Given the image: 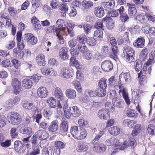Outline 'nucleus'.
I'll return each instance as SVG.
<instances>
[{"label":"nucleus","mask_w":155,"mask_h":155,"mask_svg":"<svg viewBox=\"0 0 155 155\" xmlns=\"http://www.w3.org/2000/svg\"><path fill=\"white\" fill-rule=\"evenodd\" d=\"M123 51L122 55L127 62L131 63L134 61L135 51L132 47L126 46L123 48Z\"/></svg>","instance_id":"1"},{"label":"nucleus","mask_w":155,"mask_h":155,"mask_svg":"<svg viewBox=\"0 0 155 155\" xmlns=\"http://www.w3.org/2000/svg\"><path fill=\"white\" fill-rule=\"evenodd\" d=\"M8 122L14 125H18L21 123L22 118L21 115L17 112H11L8 116Z\"/></svg>","instance_id":"2"},{"label":"nucleus","mask_w":155,"mask_h":155,"mask_svg":"<svg viewBox=\"0 0 155 155\" xmlns=\"http://www.w3.org/2000/svg\"><path fill=\"white\" fill-rule=\"evenodd\" d=\"M114 90H115L116 92L119 90L118 93L120 96V93H122V95L126 104L128 105H129L130 104V101L129 98L128 94L126 88L122 86V84H120L119 85L114 86Z\"/></svg>","instance_id":"3"},{"label":"nucleus","mask_w":155,"mask_h":155,"mask_svg":"<svg viewBox=\"0 0 155 155\" xmlns=\"http://www.w3.org/2000/svg\"><path fill=\"white\" fill-rule=\"evenodd\" d=\"M59 74L61 77L65 79L70 78L73 75V73L70 72L68 68L65 67L61 68Z\"/></svg>","instance_id":"4"},{"label":"nucleus","mask_w":155,"mask_h":155,"mask_svg":"<svg viewBox=\"0 0 155 155\" xmlns=\"http://www.w3.org/2000/svg\"><path fill=\"white\" fill-rule=\"evenodd\" d=\"M54 97L57 99L60 100L62 102L66 103V100L63 91L59 87H56L54 92Z\"/></svg>","instance_id":"5"},{"label":"nucleus","mask_w":155,"mask_h":155,"mask_svg":"<svg viewBox=\"0 0 155 155\" xmlns=\"http://www.w3.org/2000/svg\"><path fill=\"white\" fill-rule=\"evenodd\" d=\"M40 71L42 74L45 75L55 76L57 74L56 71L54 69L47 66L42 67L40 69Z\"/></svg>","instance_id":"6"},{"label":"nucleus","mask_w":155,"mask_h":155,"mask_svg":"<svg viewBox=\"0 0 155 155\" xmlns=\"http://www.w3.org/2000/svg\"><path fill=\"white\" fill-rule=\"evenodd\" d=\"M49 94L48 90L45 87L41 86L37 89V94L38 96L41 98L47 97Z\"/></svg>","instance_id":"7"},{"label":"nucleus","mask_w":155,"mask_h":155,"mask_svg":"<svg viewBox=\"0 0 155 155\" xmlns=\"http://www.w3.org/2000/svg\"><path fill=\"white\" fill-rule=\"evenodd\" d=\"M14 149L18 153H23L25 150V147L24 144L19 140L15 141L14 142Z\"/></svg>","instance_id":"8"},{"label":"nucleus","mask_w":155,"mask_h":155,"mask_svg":"<svg viewBox=\"0 0 155 155\" xmlns=\"http://www.w3.org/2000/svg\"><path fill=\"white\" fill-rule=\"evenodd\" d=\"M137 145V143L135 139L133 137H130L128 140V142L125 141H124L120 148L124 150L128 147L129 146L134 148Z\"/></svg>","instance_id":"9"},{"label":"nucleus","mask_w":155,"mask_h":155,"mask_svg":"<svg viewBox=\"0 0 155 155\" xmlns=\"http://www.w3.org/2000/svg\"><path fill=\"white\" fill-rule=\"evenodd\" d=\"M24 39L27 40L29 44L34 45L36 44L38 41L37 38L35 37L33 34L29 33L25 35Z\"/></svg>","instance_id":"10"},{"label":"nucleus","mask_w":155,"mask_h":155,"mask_svg":"<svg viewBox=\"0 0 155 155\" xmlns=\"http://www.w3.org/2000/svg\"><path fill=\"white\" fill-rule=\"evenodd\" d=\"M145 42V39L144 37L140 36L134 41L133 45L136 48H142L144 46Z\"/></svg>","instance_id":"11"},{"label":"nucleus","mask_w":155,"mask_h":155,"mask_svg":"<svg viewBox=\"0 0 155 155\" xmlns=\"http://www.w3.org/2000/svg\"><path fill=\"white\" fill-rule=\"evenodd\" d=\"M101 67L103 71L108 72L112 70L113 65L111 61H105L102 63Z\"/></svg>","instance_id":"12"},{"label":"nucleus","mask_w":155,"mask_h":155,"mask_svg":"<svg viewBox=\"0 0 155 155\" xmlns=\"http://www.w3.org/2000/svg\"><path fill=\"white\" fill-rule=\"evenodd\" d=\"M89 149L87 145L84 142H80L78 143L76 150L78 152L84 153L87 151Z\"/></svg>","instance_id":"13"},{"label":"nucleus","mask_w":155,"mask_h":155,"mask_svg":"<svg viewBox=\"0 0 155 155\" xmlns=\"http://www.w3.org/2000/svg\"><path fill=\"white\" fill-rule=\"evenodd\" d=\"M98 117L101 119L107 120L110 117L109 111L105 109H102L98 112L97 113Z\"/></svg>","instance_id":"14"},{"label":"nucleus","mask_w":155,"mask_h":155,"mask_svg":"<svg viewBox=\"0 0 155 155\" xmlns=\"http://www.w3.org/2000/svg\"><path fill=\"white\" fill-rule=\"evenodd\" d=\"M58 28L55 27L54 29V32H64L66 28L64 26V22L63 20L58 19L56 22Z\"/></svg>","instance_id":"15"},{"label":"nucleus","mask_w":155,"mask_h":155,"mask_svg":"<svg viewBox=\"0 0 155 155\" xmlns=\"http://www.w3.org/2000/svg\"><path fill=\"white\" fill-rule=\"evenodd\" d=\"M45 58V55L43 54H39L36 57V62L38 65L41 66H45L47 64Z\"/></svg>","instance_id":"16"},{"label":"nucleus","mask_w":155,"mask_h":155,"mask_svg":"<svg viewBox=\"0 0 155 155\" xmlns=\"http://www.w3.org/2000/svg\"><path fill=\"white\" fill-rule=\"evenodd\" d=\"M124 6H121L120 8L118 9L119 13L120 16V18L121 21L123 22H125L129 18V17L128 15L126 13H124Z\"/></svg>","instance_id":"17"},{"label":"nucleus","mask_w":155,"mask_h":155,"mask_svg":"<svg viewBox=\"0 0 155 155\" xmlns=\"http://www.w3.org/2000/svg\"><path fill=\"white\" fill-rule=\"evenodd\" d=\"M22 107L26 110H35L36 107L35 104L32 103H30L27 100H24L21 102Z\"/></svg>","instance_id":"18"},{"label":"nucleus","mask_w":155,"mask_h":155,"mask_svg":"<svg viewBox=\"0 0 155 155\" xmlns=\"http://www.w3.org/2000/svg\"><path fill=\"white\" fill-rule=\"evenodd\" d=\"M103 21H106V26L108 29L111 30L114 27V22L111 17L106 16L103 18Z\"/></svg>","instance_id":"19"},{"label":"nucleus","mask_w":155,"mask_h":155,"mask_svg":"<svg viewBox=\"0 0 155 155\" xmlns=\"http://www.w3.org/2000/svg\"><path fill=\"white\" fill-rule=\"evenodd\" d=\"M127 5L129 7L128 9V14L130 18L134 16L137 13V10L135 7V4L128 3Z\"/></svg>","instance_id":"20"},{"label":"nucleus","mask_w":155,"mask_h":155,"mask_svg":"<svg viewBox=\"0 0 155 155\" xmlns=\"http://www.w3.org/2000/svg\"><path fill=\"white\" fill-rule=\"evenodd\" d=\"M103 6L105 11H110L112 10L115 5L114 0H111L103 3Z\"/></svg>","instance_id":"21"},{"label":"nucleus","mask_w":155,"mask_h":155,"mask_svg":"<svg viewBox=\"0 0 155 155\" xmlns=\"http://www.w3.org/2000/svg\"><path fill=\"white\" fill-rule=\"evenodd\" d=\"M95 151L98 152H104L106 150V146L103 143H96L93 147Z\"/></svg>","instance_id":"22"},{"label":"nucleus","mask_w":155,"mask_h":155,"mask_svg":"<svg viewBox=\"0 0 155 155\" xmlns=\"http://www.w3.org/2000/svg\"><path fill=\"white\" fill-rule=\"evenodd\" d=\"M37 137L41 140H46L49 137V134L46 131L41 130L38 131L35 133Z\"/></svg>","instance_id":"23"},{"label":"nucleus","mask_w":155,"mask_h":155,"mask_svg":"<svg viewBox=\"0 0 155 155\" xmlns=\"http://www.w3.org/2000/svg\"><path fill=\"white\" fill-rule=\"evenodd\" d=\"M153 61V59L149 58L147 62L143 64V70L145 71H147L148 70V72L149 74H151L152 67L151 66H149L152 64Z\"/></svg>","instance_id":"24"},{"label":"nucleus","mask_w":155,"mask_h":155,"mask_svg":"<svg viewBox=\"0 0 155 155\" xmlns=\"http://www.w3.org/2000/svg\"><path fill=\"white\" fill-rule=\"evenodd\" d=\"M59 56L64 60L68 58L69 56L68 54V50L66 48L63 47L61 48L59 51Z\"/></svg>","instance_id":"25"},{"label":"nucleus","mask_w":155,"mask_h":155,"mask_svg":"<svg viewBox=\"0 0 155 155\" xmlns=\"http://www.w3.org/2000/svg\"><path fill=\"white\" fill-rule=\"evenodd\" d=\"M33 82L29 79L25 78L24 79L22 82V87L25 89H29L33 86Z\"/></svg>","instance_id":"26"},{"label":"nucleus","mask_w":155,"mask_h":155,"mask_svg":"<svg viewBox=\"0 0 155 155\" xmlns=\"http://www.w3.org/2000/svg\"><path fill=\"white\" fill-rule=\"evenodd\" d=\"M66 95L70 99H74L76 97V91L72 88H68L65 92Z\"/></svg>","instance_id":"27"},{"label":"nucleus","mask_w":155,"mask_h":155,"mask_svg":"<svg viewBox=\"0 0 155 155\" xmlns=\"http://www.w3.org/2000/svg\"><path fill=\"white\" fill-rule=\"evenodd\" d=\"M68 123L65 120L62 121L60 125V132L61 133H66L68 130Z\"/></svg>","instance_id":"28"},{"label":"nucleus","mask_w":155,"mask_h":155,"mask_svg":"<svg viewBox=\"0 0 155 155\" xmlns=\"http://www.w3.org/2000/svg\"><path fill=\"white\" fill-rule=\"evenodd\" d=\"M94 13L97 17L101 18L104 15V8L100 6L96 7L94 10Z\"/></svg>","instance_id":"29"},{"label":"nucleus","mask_w":155,"mask_h":155,"mask_svg":"<svg viewBox=\"0 0 155 155\" xmlns=\"http://www.w3.org/2000/svg\"><path fill=\"white\" fill-rule=\"evenodd\" d=\"M19 45L17 44V48H15L13 50L14 54L15 56L18 58H21L23 57L24 56L23 53L21 51L24 48L25 45L23 48L21 49L19 48Z\"/></svg>","instance_id":"30"},{"label":"nucleus","mask_w":155,"mask_h":155,"mask_svg":"<svg viewBox=\"0 0 155 155\" xmlns=\"http://www.w3.org/2000/svg\"><path fill=\"white\" fill-rule=\"evenodd\" d=\"M58 128V121L56 120L51 122V124L49 126L48 129L50 132H56Z\"/></svg>","instance_id":"31"},{"label":"nucleus","mask_w":155,"mask_h":155,"mask_svg":"<svg viewBox=\"0 0 155 155\" xmlns=\"http://www.w3.org/2000/svg\"><path fill=\"white\" fill-rule=\"evenodd\" d=\"M87 135V133L86 130L83 127H81L80 129L79 133L76 139L79 140L84 139L86 137Z\"/></svg>","instance_id":"32"},{"label":"nucleus","mask_w":155,"mask_h":155,"mask_svg":"<svg viewBox=\"0 0 155 155\" xmlns=\"http://www.w3.org/2000/svg\"><path fill=\"white\" fill-rule=\"evenodd\" d=\"M21 100L20 98L18 96H15L13 99H10L8 101V105L9 106L12 107L18 104Z\"/></svg>","instance_id":"33"},{"label":"nucleus","mask_w":155,"mask_h":155,"mask_svg":"<svg viewBox=\"0 0 155 155\" xmlns=\"http://www.w3.org/2000/svg\"><path fill=\"white\" fill-rule=\"evenodd\" d=\"M22 32L21 31H18L17 32L16 35V40L17 42V44L19 45V48L21 49L23 48L24 45H25L24 43L21 42L22 39Z\"/></svg>","instance_id":"34"},{"label":"nucleus","mask_w":155,"mask_h":155,"mask_svg":"<svg viewBox=\"0 0 155 155\" xmlns=\"http://www.w3.org/2000/svg\"><path fill=\"white\" fill-rule=\"evenodd\" d=\"M108 131L111 135L116 136L120 133V130L118 127L114 126L109 128Z\"/></svg>","instance_id":"35"},{"label":"nucleus","mask_w":155,"mask_h":155,"mask_svg":"<svg viewBox=\"0 0 155 155\" xmlns=\"http://www.w3.org/2000/svg\"><path fill=\"white\" fill-rule=\"evenodd\" d=\"M69 64L70 66H74L77 69H79L80 68V65L78 61L76 60V58L73 57L71 58Z\"/></svg>","instance_id":"36"},{"label":"nucleus","mask_w":155,"mask_h":155,"mask_svg":"<svg viewBox=\"0 0 155 155\" xmlns=\"http://www.w3.org/2000/svg\"><path fill=\"white\" fill-rule=\"evenodd\" d=\"M113 103L119 108H122L124 104V102L122 100L119 99L117 97H115L112 99Z\"/></svg>","instance_id":"37"},{"label":"nucleus","mask_w":155,"mask_h":155,"mask_svg":"<svg viewBox=\"0 0 155 155\" xmlns=\"http://www.w3.org/2000/svg\"><path fill=\"white\" fill-rule=\"evenodd\" d=\"M103 33L102 30H97L94 31L93 37L97 40L101 41L103 38Z\"/></svg>","instance_id":"38"},{"label":"nucleus","mask_w":155,"mask_h":155,"mask_svg":"<svg viewBox=\"0 0 155 155\" xmlns=\"http://www.w3.org/2000/svg\"><path fill=\"white\" fill-rule=\"evenodd\" d=\"M70 131L72 136L75 139H76L79 133L78 127L77 126H72L71 128Z\"/></svg>","instance_id":"39"},{"label":"nucleus","mask_w":155,"mask_h":155,"mask_svg":"<svg viewBox=\"0 0 155 155\" xmlns=\"http://www.w3.org/2000/svg\"><path fill=\"white\" fill-rule=\"evenodd\" d=\"M72 114L74 117H78L81 114V111L79 108L76 106L72 107Z\"/></svg>","instance_id":"40"},{"label":"nucleus","mask_w":155,"mask_h":155,"mask_svg":"<svg viewBox=\"0 0 155 155\" xmlns=\"http://www.w3.org/2000/svg\"><path fill=\"white\" fill-rule=\"evenodd\" d=\"M12 62L14 65L16 69L13 71L14 74H17L19 72V67L21 64L20 62L17 60L14 59L12 61Z\"/></svg>","instance_id":"41"},{"label":"nucleus","mask_w":155,"mask_h":155,"mask_svg":"<svg viewBox=\"0 0 155 155\" xmlns=\"http://www.w3.org/2000/svg\"><path fill=\"white\" fill-rule=\"evenodd\" d=\"M77 40L78 42V44H85V42L87 41V38L85 34H82L77 36Z\"/></svg>","instance_id":"42"},{"label":"nucleus","mask_w":155,"mask_h":155,"mask_svg":"<svg viewBox=\"0 0 155 155\" xmlns=\"http://www.w3.org/2000/svg\"><path fill=\"white\" fill-rule=\"evenodd\" d=\"M72 84L78 93L82 92V88L79 81L77 80L74 81L72 82Z\"/></svg>","instance_id":"43"},{"label":"nucleus","mask_w":155,"mask_h":155,"mask_svg":"<svg viewBox=\"0 0 155 155\" xmlns=\"http://www.w3.org/2000/svg\"><path fill=\"white\" fill-rule=\"evenodd\" d=\"M111 50L113 54L111 55L110 57L115 60L116 61L118 59L117 54L118 51V48L117 45L112 46Z\"/></svg>","instance_id":"44"},{"label":"nucleus","mask_w":155,"mask_h":155,"mask_svg":"<svg viewBox=\"0 0 155 155\" xmlns=\"http://www.w3.org/2000/svg\"><path fill=\"white\" fill-rule=\"evenodd\" d=\"M96 96L100 97H104L106 94V91L105 89L101 88H97L95 90Z\"/></svg>","instance_id":"45"},{"label":"nucleus","mask_w":155,"mask_h":155,"mask_svg":"<svg viewBox=\"0 0 155 155\" xmlns=\"http://www.w3.org/2000/svg\"><path fill=\"white\" fill-rule=\"evenodd\" d=\"M111 103L110 102L107 101L105 104V109L111 112H113L115 111L114 104Z\"/></svg>","instance_id":"46"},{"label":"nucleus","mask_w":155,"mask_h":155,"mask_svg":"<svg viewBox=\"0 0 155 155\" xmlns=\"http://www.w3.org/2000/svg\"><path fill=\"white\" fill-rule=\"evenodd\" d=\"M127 115L129 117L136 118L137 117L138 115V114L134 110L132 109H129L127 111Z\"/></svg>","instance_id":"47"},{"label":"nucleus","mask_w":155,"mask_h":155,"mask_svg":"<svg viewBox=\"0 0 155 155\" xmlns=\"http://www.w3.org/2000/svg\"><path fill=\"white\" fill-rule=\"evenodd\" d=\"M77 49L80 51L83 54L85 53L88 50L85 44H78L77 45Z\"/></svg>","instance_id":"48"},{"label":"nucleus","mask_w":155,"mask_h":155,"mask_svg":"<svg viewBox=\"0 0 155 155\" xmlns=\"http://www.w3.org/2000/svg\"><path fill=\"white\" fill-rule=\"evenodd\" d=\"M83 6L85 9H89L92 7L94 5L93 3L91 1L83 0L82 2Z\"/></svg>","instance_id":"49"},{"label":"nucleus","mask_w":155,"mask_h":155,"mask_svg":"<svg viewBox=\"0 0 155 155\" xmlns=\"http://www.w3.org/2000/svg\"><path fill=\"white\" fill-rule=\"evenodd\" d=\"M98 85L99 87L106 89L107 87V79L104 78H101L99 81Z\"/></svg>","instance_id":"50"},{"label":"nucleus","mask_w":155,"mask_h":155,"mask_svg":"<svg viewBox=\"0 0 155 155\" xmlns=\"http://www.w3.org/2000/svg\"><path fill=\"white\" fill-rule=\"evenodd\" d=\"M64 114L65 117L68 119L70 118L71 116H73L72 111L71 112L70 107L65 106L64 108Z\"/></svg>","instance_id":"51"},{"label":"nucleus","mask_w":155,"mask_h":155,"mask_svg":"<svg viewBox=\"0 0 155 155\" xmlns=\"http://www.w3.org/2000/svg\"><path fill=\"white\" fill-rule=\"evenodd\" d=\"M136 19L141 23H144L147 20V16L144 14L141 13L136 16Z\"/></svg>","instance_id":"52"},{"label":"nucleus","mask_w":155,"mask_h":155,"mask_svg":"<svg viewBox=\"0 0 155 155\" xmlns=\"http://www.w3.org/2000/svg\"><path fill=\"white\" fill-rule=\"evenodd\" d=\"M118 140L117 139L114 137H112L107 140L106 142L107 144L109 146L116 145Z\"/></svg>","instance_id":"53"},{"label":"nucleus","mask_w":155,"mask_h":155,"mask_svg":"<svg viewBox=\"0 0 155 155\" xmlns=\"http://www.w3.org/2000/svg\"><path fill=\"white\" fill-rule=\"evenodd\" d=\"M47 103L49 105L51 108H55L56 105V103L55 99L53 97H51L47 100Z\"/></svg>","instance_id":"54"},{"label":"nucleus","mask_w":155,"mask_h":155,"mask_svg":"<svg viewBox=\"0 0 155 155\" xmlns=\"http://www.w3.org/2000/svg\"><path fill=\"white\" fill-rule=\"evenodd\" d=\"M147 130L148 134L152 135H155V126L153 124L148 125Z\"/></svg>","instance_id":"55"},{"label":"nucleus","mask_w":155,"mask_h":155,"mask_svg":"<svg viewBox=\"0 0 155 155\" xmlns=\"http://www.w3.org/2000/svg\"><path fill=\"white\" fill-rule=\"evenodd\" d=\"M18 134L17 129L16 128H12L11 129L10 135L12 139H15L17 138L18 137Z\"/></svg>","instance_id":"56"},{"label":"nucleus","mask_w":155,"mask_h":155,"mask_svg":"<svg viewBox=\"0 0 155 155\" xmlns=\"http://www.w3.org/2000/svg\"><path fill=\"white\" fill-rule=\"evenodd\" d=\"M52 109L51 107H48L44 109L43 111V115L45 117H48L53 114Z\"/></svg>","instance_id":"57"},{"label":"nucleus","mask_w":155,"mask_h":155,"mask_svg":"<svg viewBox=\"0 0 155 155\" xmlns=\"http://www.w3.org/2000/svg\"><path fill=\"white\" fill-rule=\"evenodd\" d=\"M103 20L97 21L94 25V27L97 30H104V26L103 25Z\"/></svg>","instance_id":"58"},{"label":"nucleus","mask_w":155,"mask_h":155,"mask_svg":"<svg viewBox=\"0 0 155 155\" xmlns=\"http://www.w3.org/2000/svg\"><path fill=\"white\" fill-rule=\"evenodd\" d=\"M11 86L12 87H21V82L17 78H14L12 80Z\"/></svg>","instance_id":"59"},{"label":"nucleus","mask_w":155,"mask_h":155,"mask_svg":"<svg viewBox=\"0 0 155 155\" xmlns=\"http://www.w3.org/2000/svg\"><path fill=\"white\" fill-rule=\"evenodd\" d=\"M135 63H136V64H134L135 70L137 72H139L141 70L142 64L139 60H137Z\"/></svg>","instance_id":"60"},{"label":"nucleus","mask_w":155,"mask_h":155,"mask_svg":"<svg viewBox=\"0 0 155 155\" xmlns=\"http://www.w3.org/2000/svg\"><path fill=\"white\" fill-rule=\"evenodd\" d=\"M63 35L62 32H56L55 35L58 37V43L61 45L63 44L64 43V39L62 36Z\"/></svg>","instance_id":"61"},{"label":"nucleus","mask_w":155,"mask_h":155,"mask_svg":"<svg viewBox=\"0 0 155 155\" xmlns=\"http://www.w3.org/2000/svg\"><path fill=\"white\" fill-rule=\"evenodd\" d=\"M84 94L86 95H88L89 97H96L95 90L94 91L89 89L86 90L84 91Z\"/></svg>","instance_id":"62"},{"label":"nucleus","mask_w":155,"mask_h":155,"mask_svg":"<svg viewBox=\"0 0 155 155\" xmlns=\"http://www.w3.org/2000/svg\"><path fill=\"white\" fill-rule=\"evenodd\" d=\"M8 12L11 16H14L17 14V10L16 8L12 6L8 8Z\"/></svg>","instance_id":"63"},{"label":"nucleus","mask_w":155,"mask_h":155,"mask_svg":"<svg viewBox=\"0 0 155 155\" xmlns=\"http://www.w3.org/2000/svg\"><path fill=\"white\" fill-rule=\"evenodd\" d=\"M84 32L86 35H87L91 32V26L89 24H85L83 26Z\"/></svg>","instance_id":"64"}]
</instances>
